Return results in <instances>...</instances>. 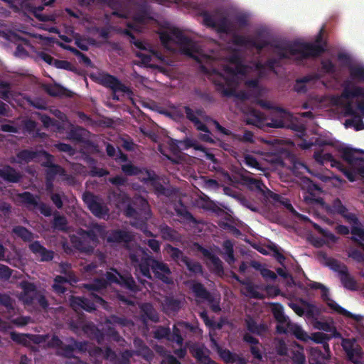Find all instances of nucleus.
<instances>
[{"label":"nucleus","instance_id":"f257e3e1","mask_svg":"<svg viewBox=\"0 0 364 364\" xmlns=\"http://www.w3.org/2000/svg\"><path fill=\"white\" fill-rule=\"evenodd\" d=\"M255 40L264 39L265 38L262 36V31L257 32V36ZM322 37L320 33L316 41V43H306L301 41H293L288 43L285 45L281 44H271L269 42L268 46H271L274 48V53L277 55L275 58L277 60L278 63L282 66V61L283 60H289L291 56H295V60L300 61L310 58H317L322 55L325 52V48L320 43ZM267 41V39H266Z\"/></svg>","mask_w":364,"mask_h":364},{"label":"nucleus","instance_id":"f03ea898","mask_svg":"<svg viewBox=\"0 0 364 364\" xmlns=\"http://www.w3.org/2000/svg\"><path fill=\"white\" fill-rule=\"evenodd\" d=\"M200 16L203 17V24L209 28H216L218 33L232 35L233 45L246 48H253L262 51L269 42L264 39L255 40L253 38L238 34L228 17H221L215 21L214 17L208 11H203Z\"/></svg>","mask_w":364,"mask_h":364},{"label":"nucleus","instance_id":"7ed1b4c3","mask_svg":"<svg viewBox=\"0 0 364 364\" xmlns=\"http://www.w3.org/2000/svg\"><path fill=\"white\" fill-rule=\"evenodd\" d=\"M229 60L235 66H225L224 73H217L213 77V81L216 90L222 96L232 97L237 96L236 92V87L238 85L237 75H243L246 68L242 64V58L238 54H232Z\"/></svg>","mask_w":364,"mask_h":364},{"label":"nucleus","instance_id":"20e7f679","mask_svg":"<svg viewBox=\"0 0 364 364\" xmlns=\"http://www.w3.org/2000/svg\"><path fill=\"white\" fill-rule=\"evenodd\" d=\"M317 257L321 264L338 274L339 279L344 288L350 291L357 290V282L350 275L348 268L345 264L335 258L328 257L326 253L322 251L318 253Z\"/></svg>","mask_w":364,"mask_h":364},{"label":"nucleus","instance_id":"39448f33","mask_svg":"<svg viewBox=\"0 0 364 364\" xmlns=\"http://www.w3.org/2000/svg\"><path fill=\"white\" fill-rule=\"evenodd\" d=\"M160 40L163 44H167L171 41L178 44L182 52L193 58L198 63H201L198 56V46L190 37L186 36L181 30L173 28L170 33H162L160 35Z\"/></svg>","mask_w":364,"mask_h":364},{"label":"nucleus","instance_id":"423d86ee","mask_svg":"<svg viewBox=\"0 0 364 364\" xmlns=\"http://www.w3.org/2000/svg\"><path fill=\"white\" fill-rule=\"evenodd\" d=\"M124 214L127 218L134 219L132 225L141 228L151 218V213L148 201L142 198H134L124 209Z\"/></svg>","mask_w":364,"mask_h":364},{"label":"nucleus","instance_id":"0eeeda50","mask_svg":"<svg viewBox=\"0 0 364 364\" xmlns=\"http://www.w3.org/2000/svg\"><path fill=\"white\" fill-rule=\"evenodd\" d=\"M183 109L186 114V119L190 121L198 131L203 132L204 134L199 135V139L205 142L214 143V140L210 136V132L205 124L203 122H209L211 117L206 114L203 109L199 108L193 110L189 106H183Z\"/></svg>","mask_w":364,"mask_h":364},{"label":"nucleus","instance_id":"6e6552de","mask_svg":"<svg viewBox=\"0 0 364 364\" xmlns=\"http://www.w3.org/2000/svg\"><path fill=\"white\" fill-rule=\"evenodd\" d=\"M90 78L98 84L112 90L113 95L112 99L118 101L119 97L117 95V92L130 94L131 89L123 84L117 77L107 73L100 72L97 74H91Z\"/></svg>","mask_w":364,"mask_h":364},{"label":"nucleus","instance_id":"1a4fd4ad","mask_svg":"<svg viewBox=\"0 0 364 364\" xmlns=\"http://www.w3.org/2000/svg\"><path fill=\"white\" fill-rule=\"evenodd\" d=\"M314 158L321 164L330 162L332 167H336L341 171L350 182L355 181V172L345 167V166L340 161L336 159L331 154L323 153V151H318L314 152Z\"/></svg>","mask_w":364,"mask_h":364},{"label":"nucleus","instance_id":"9d476101","mask_svg":"<svg viewBox=\"0 0 364 364\" xmlns=\"http://www.w3.org/2000/svg\"><path fill=\"white\" fill-rule=\"evenodd\" d=\"M198 327L191 324L187 321H178L170 330V336L168 341L176 343L178 346H182L184 343V337L188 332L196 333Z\"/></svg>","mask_w":364,"mask_h":364},{"label":"nucleus","instance_id":"9b49d317","mask_svg":"<svg viewBox=\"0 0 364 364\" xmlns=\"http://www.w3.org/2000/svg\"><path fill=\"white\" fill-rule=\"evenodd\" d=\"M341 346L348 361L353 364H361L363 351L355 339L343 338Z\"/></svg>","mask_w":364,"mask_h":364},{"label":"nucleus","instance_id":"f8f14e48","mask_svg":"<svg viewBox=\"0 0 364 364\" xmlns=\"http://www.w3.org/2000/svg\"><path fill=\"white\" fill-rule=\"evenodd\" d=\"M82 200L95 216L102 218L108 215V208L99 202L97 197L92 193L85 191L82 195Z\"/></svg>","mask_w":364,"mask_h":364},{"label":"nucleus","instance_id":"ddd939ff","mask_svg":"<svg viewBox=\"0 0 364 364\" xmlns=\"http://www.w3.org/2000/svg\"><path fill=\"white\" fill-rule=\"evenodd\" d=\"M321 299L324 301L328 306L347 318H353L356 321H360L363 319L362 316L353 314L348 310L338 305L335 301L330 298L328 289L324 286L321 289Z\"/></svg>","mask_w":364,"mask_h":364},{"label":"nucleus","instance_id":"4468645a","mask_svg":"<svg viewBox=\"0 0 364 364\" xmlns=\"http://www.w3.org/2000/svg\"><path fill=\"white\" fill-rule=\"evenodd\" d=\"M193 250L203 254V257L208 259L213 264V270L217 274H221L224 272L223 262L220 259L212 253L210 250L203 247L197 242L193 243Z\"/></svg>","mask_w":364,"mask_h":364},{"label":"nucleus","instance_id":"2eb2a0df","mask_svg":"<svg viewBox=\"0 0 364 364\" xmlns=\"http://www.w3.org/2000/svg\"><path fill=\"white\" fill-rule=\"evenodd\" d=\"M152 272L156 279L161 280L166 284L173 283L171 277V272L166 263L157 259L153 261Z\"/></svg>","mask_w":364,"mask_h":364},{"label":"nucleus","instance_id":"dca6fc26","mask_svg":"<svg viewBox=\"0 0 364 364\" xmlns=\"http://www.w3.org/2000/svg\"><path fill=\"white\" fill-rule=\"evenodd\" d=\"M88 133L87 129L81 127H75L70 130L68 137L73 141L84 144L86 147L97 150V146L91 140L86 139Z\"/></svg>","mask_w":364,"mask_h":364},{"label":"nucleus","instance_id":"f3484780","mask_svg":"<svg viewBox=\"0 0 364 364\" xmlns=\"http://www.w3.org/2000/svg\"><path fill=\"white\" fill-rule=\"evenodd\" d=\"M331 211L341 215L350 224H358L359 219L355 213L348 212L347 208L339 198L333 200L331 205Z\"/></svg>","mask_w":364,"mask_h":364},{"label":"nucleus","instance_id":"a211bd4d","mask_svg":"<svg viewBox=\"0 0 364 364\" xmlns=\"http://www.w3.org/2000/svg\"><path fill=\"white\" fill-rule=\"evenodd\" d=\"M360 97L364 98V87L354 85L350 80L344 81L341 97L346 100H350Z\"/></svg>","mask_w":364,"mask_h":364},{"label":"nucleus","instance_id":"6ab92c4d","mask_svg":"<svg viewBox=\"0 0 364 364\" xmlns=\"http://www.w3.org/2000/svg\"><path fill=\"white\" fill-rule=\"evenodd\" d=\"M42 154H46L50 156L45 150L33 151L31 149H23L16 154L17 163L18 164H28L29 162L37 161Z\"/></svg>","mask_w":364,"mask_h":364},{"label":"nucleus","instance_id":"aec40b11","mask_svg":"<svg viewBox=\"0 0 364 364\" xmlns=\"http://www.w3.org/2000/svg\"><path fill=\"white\" fill-rule=\"evenodd\" d=\"M29 250L36 255L41 257V262H50L54 257V252L47 250L38 240H36L28 245Z\"/></svg>","mask_w":364,"mask_h":364},{"label":"nucleus","instance_id":"412c9836","mask_svg":"<svg viewBox=\"0 0 364 364\" xmlns=\"http://www.w3.org/2000/svg\"><path fill=\"white\" fill-rule=\"evenodd\" d=\"M217 352L220 358L227 364H247V360L245 358L228 349H223L218 346Z\"/></svg>","mask_w":364,"mask_h":364},{"label":"nucleus","instance_id":"4be33fe9","mask_svg":"<svg viewBox=\"0 0 364 364\" xmlns=\"http://www.w3.org/2000/svg\"><path fill=\"white\" fill-rule=\"evenodd\" d=\"M134 240V235L124 230H112L107 238L108 242L129 244Z\"/></svg>","mask_w":364,"mask_h":364},{"label":"nucleus","instance_id":"5701e85b","mask_svg":"<svg viewBox=\"0 0 364 364\" xmlns=\"http://www.w3.org/2000/svg\"><path fill=\"white\" fill-rule=\"evenodd\" d=\"M0 178L4 181L16 183L22 178L21 173L9 165H4L0 168Z\"/></svg>","mask_w":364,"mask_h":364},{"label":"nucleus","instance_id":"b1692460","mask_svg":"<svg viewBox=\"0 0 364 364\" xmlns=\"http://www.w3.org/2000/svg\"><path fill=\"white\" fill-rule=\"evenodd\" d=\"M245 122L247 124L254 125L264 130L266 117L261 111L253 109L247 115Z\"/></svg>","mask_w":364,"mask_h":364},{"label":"nucleus","instance_id":"393cba45","mask_svg":"<svg viewBox=\"0 0 364 364\" xmlns=\"http://www.w3.org/2000/svg\"><path fill=\"white\" fill-rule=\"evenodd\" d=\"M9 39L17 45L15 50V55L16 56L21 57L28 55L27 50L21 43H22L23 45L30 46V41L28 38H26L16 33H12L9 36Z\"/></svg>","mask_w":364,"mask_h":364},{"label":"nucleus","instance_id":"a878e982","mask_svg":"<svg viewBox=\"0 0 364 364\" xmlns=\"http://www.w3.org/2000/svg\"><path fill=\"white\" fill-rule=\"evenodd\" d=\"M151 19L152 18L151 17L149 6L145 3L138 5L134 14L133 20L136 23L144 24Z\"/></svg>","mask_w":364,"mask_h":364},{"label":"nucleus","instance_id":"bb28decb","mask_svg":"<svg viewBox=\"0 0 364 364\" xmlns=\"http://www.w3.org/2000/svg\"><path fill=\"white\" fill-rule=\"evenodd\" d=\"M166 250L171 260L183 268L184 263L187 262L188 257L181 250L171 245L166 246Z\"/></svg>","mask_w":364,"mask_h":364},{"label":"nucleus","instance_id":"cd10ccee","mask_svg":"<svg viewBox=\"0 0 364 364\" xmlns=\"http://www.w3.org/2000/svg\"><path fill=\"white\" fill-rule=\"evenodd\" d=\"M70 304L73 308H81L87 312H92L96 309L95 302L91 298L72 296Z\"/></svg>","mask_w":364,"mask_h":364},{"label":"nucleus","instance_id":"c85d7f7f","mask_svg":"<svg viewBox=\"0 0 364 364\" xmlns=\"http://www.w3.org/2000/svg\"><path fill=\"white\" fill-rule=\"evenodd\" d=\"M195 296L207 301L209 304L214 301V297L200 282H194L191 287Z\"/></svg>","mask_w":364,"mask_h":364},{"label":"nucleus","instance_id":"c756f323","mask_svg":"<svg viewBox=\"0 0 364 364\" xmlns=\"http://www.w3.org/2000/svg\"><path fill=\"white\" fill-rule=\"evenodd\" d=\"M246 328L251 333L262 336L267 331V326L265 323H257L256 321L250 316H247L245 319Z\"/></svg>","mask_w":364,"mask_h":364},{"label":"nucleus","instance_id":"7c9ffc66","mask_svg":"<svg viewBox=\"0 0 364 364\" xmlns=\"http://www.w3.org/2000/svg\"><path fill=\"white\" fill-rule=\"evenodd\" d=\"M190 352L197 362L201 364L203 362H210V357L208 355L209 350H208L203 345H193L190 348Z\"/></svg>","mask_w":364,"mask_h":364},{"label":"nucleus","instance_id":"2f4dec72","mask_svg":"<svg viewBox=\"0 0 364 364\" xmlns=\"http://www.w3.org/2000/svg\"><path fill=\"white\" fill-rule=\"evenodd\" d=\"M350 240L360 249L364 251V229L360 227V223L351 224Z\"/></svg>","mask_w":364,"mask_h":364},{"label":"nucleus","instance_id":"473e14b6","mask_svg":"<svg viewBox=\"0 0 364 364\" xmlns=\"http://www.w3.org/2000/svg\"><path fill=\"white\" fill-rule=\"evenodd\" d=\"M154 260L156 259L149 257L148 255H146V256H144L134 267L139 269L144 277L151 279L150 269H152Z\"/></svg>","mask_w":364,"mask_h":364},{"label":"nucleus","instance_id":"72a5a7b5","mask_svg":"<svg viewBox=\"0 0 364 364\" xmlns=\"http://www.w3.org/2000/svg\"><path fill=\"white\" fill-rule=\"evenodd\" d=\"M164 309L166 314H176L181 309V301L174 296H166L164 301Z\"/></svg>","mask_w":364,"mask_h":364},{"label":"nucleus","instance_id":"f704fd0d","mask_svg":"<svg viewBox=\"0 0 364 364\" xmlns=\"http://www.w3.org/2000/svg\"><path fill=\"white\" fill-rule=\"evenodd\" d=\"M363 152L362 150H358L352 148H342L340 149V152L341 153L342 159L346 161L350 165H354L356 164L358 161H364V159L362 157H356L355 156V152Z\"/></svg>","mask_w":364,"mask_h":364},{"label":"nucleus","instance_id":"c9c22d12","mask_svg":"<svg viewBox=\"0 0 364 364\" xmlns=\"http://www.w3.org/2000/svg\"><path fill=\"white\" fill-rule=\"evenodd\" d=\"M159 231L161 237L164 240L173 242L178 240L179 238L178 232L173 228L169 227L168 225L164 223L159 226Z\"/></svg>","mask_w":364,"mask_h":364},{"label":"nucleus","instance_id":"e433bc0d","mask_svg":"<svg viewBox=\"0 0 364 364\" xmlns=\"http://www.w3.org/2000/svg\"><path fill=\"white\" fill-rule=\"evenodd\" d=\"M19 198H21L22 203L31 209H36L40 200L38 196H35L28 191H25L20 193Z\"/></svg>","mask_w":364,"mask_h":364},{"label":"nucleus","instance_id":"4c0bfd02","mask_svg":"<svg viewBox=\"0 0 364 364\" xmlns=\"http://www.w3.org/2000/svg\"><path fill=\"white\" fill-rule=\"evenodd\" d=\"M12 233L26 242H30L34 238L33 233L26 228L21 225L14 226L12 228Z\"/></svg>","mask_w":364,"mask_h":364},{"label":"nucleus","instance_id":"58836bf2","mask_svg":"<svg viewBox=\"0 0 364 364\" xmlns=\"http://www.w3.org/2000/svg\"><path fill=\"white\" fill-rule=\"evenodd\" d=\"M288 332L294 335L298 340L306 342L310 340V336L303 328L296 323H289L287 325Z\"/></svg>","mask_w":364,"mask_h":364},{"label":"nucleus","instance_id":"ea45409f","mask_svg":"<svg viewBox=\"0 0 364 364\" xmlns=\"http://www.w3.org/2000/svg\"><path fill=\"white\" fill-rule=\"evenodd\" d=\"M119 285L133 292L139 291V288L135 280L132 276L128 273L122 274Z\"/></svg>","mask_w":364,"mask_h":364},{"label":"nucleus","instance_id":"a19ab883","mask_svg":"<svg viewBox=\"0 0 364 364\" xmlns=\"http://www.w3.org/2000/svg\"><path fill=\"white\" fill-rule=\"evenodd\" d=\"M141 310L142 312V316L145 318L150 320L155 323H157L159 321V315L151 304H149V303L144 304L141 307Z\"/></svg>","mask_w":364,"mask_h":364},{"label":"nucleus","instance_id":"79ce46f5","mask_svg":"<svg viewBox=\"0 0 364 364\" xmlns=\"http://www.w3.org/2000/svg\"><path fill=\"white\" fill-rule=\"evenodd\" d=\"M279 67H281L280 65L274 58H269L265 62L257 63L256 64V68L261 73L264 70H268L269 71L277 74V72L276 70V68Z\"/></svg>","mask_w":364,"mask_h":364},{"label":"nucleus","instance_id":"37998d69","mask_svg":"<svg viewBox=\"0 0 364 364\" xmlns=\"http://www.w3.org/2000/svg\"><path fill=\"white\" fill-rule=\"evenodd\" d=\"M223 248L224 250V259L229 264H233L235 262L234 255V244L230 240H226L223 243Z\"/></svg>","mask_w":364,"mask_h":364},{"label":"nucleus","instance_id":"c03bdc74","mask_svg":"<svg viewBox=\"0 0 364 364\" xmlns=\"http://www.w3.org/2000/svg\"><path fill=\"white\" fill-rule=\"evenodd\" d=\"M107 287V281L104 278H96L92 283L85 284V288L91 291H100L106 289Z\"/></svg>","mask_w":364,"mask_h":364},{"label":"nucleus","instance_id":"a18cd8bd","mask_svg":"<svg viewBox=\"0 0 364 364\" xmlns=\"http://www.w3.org/2000/svg\"><path fill=\"white\" fill-rule=\"evenodd\" d=\"M185 267L188 272L195 275L202 274L203 273L202 264L199 262L192 259L190 257H188L187 262L184 263V267Z\"/></svg>","mask_w":364,"mask_h":364},{"label":"nucleus","instance_id":"49530a36","mask_svg":"<svg viewBox=\"0 0 364 364\" xmlns=\"http://www.w3.org/2000/svg\"><path fill=\"white\" fill-rule=\"evenodd\" d=\"M349 74L351 79L358 82H364V66L349 65Z\"/></svg>","mask_w":364,"mask_h":364},{"label":"nucleus","instance_id":"de8ad7c7","mask_svg":"<svg viewBox=\"0 0 364 364\" xmlns=\"http://www.w3.org/2000/svg\"><path fill=\"white\" fill-rule=\"evenodd\" d=\"M46 92L52 97H62L67 95L66 92L68 90L63 87L55 84V85H47L45 87Z\"/></svg>","mask_w":364,"mask_h":364},{"label":"nucleus","instance_id":"09e8293b","mask_svg":"<svg viewBox=\"0 0 364 364\" xmlns=\"http://www.w3.org/2000/svg\"><path fill=\"white\" fill-rule=\"evenodd\" d=\"M328 356L322 352V350L318 348H312L311 351V355L309 358L310 364H325L322 360H327Z\"/></svg>","mask_w":364,"mask_h":364},{"label":"nucleus","instance_id":"8fccbe9b","mask_svg":"<svg viewBox=\"0 0 364 364\" xmlns=\"http://www.w3.org/2000/svg\"><path fill=\"white\" fill-rule=\"evenodd\" d=\"M341 95L336 100V104L340 105L343 108L344 116L353 117L358 113L354 109L353 103L350 101H348L345 103L341 102Z\"/></svg>","mask_w":364,"mask_h":364},{"label":"nucleus","instance_id":"3c124183","mask_svg":"<svg viewBox=\"0 0 364 364\" xmlns=\"http://www.w3.org/2000/svg\"><path fill=\"white\" fill-rule=\"evenodd\" d=\"M359 114H356L350 119H347L345 121L344 125L346 127H353L356 131L364 129V122Z\"/></svg>","mask_w":364,"mask_h":364},{"label":"nucleus","instance_id":"603ef678","mask_svg":"<svg viewBox=\"0 0 364 364\" xmlns=\"http://www.w3.org/2000/svg\"><path fill=\"white\" fill-rule=\"evenodd\" d=\"M348 256L357 263L363 265L362 269V275L364 277V253L354 247H349L348 250Z\"/></svg>","mask_w":364,"mask_h":364},{"label":"nucleus","instance_id":"864d4df0","mask_svg":"<svg viewBox=\"0 0 364 364\" xmlns=\"http://www.w3.org/2000/svg\"><path fill=\"white\" fill-rule=\"evenodd\" d=\"M252 267L257 270H259L262 277L265 279L274 281L277 277V274L273 271L262 267L261 264L258 262H255Z\"/></svg>","mask_w":364,"mask_h":364},{"label":"nucleus","instance_id":"5fc2aeb1","mask_svg":"<svg viewBox=\"0 0 364 364\" xmlns=\"http://www.w3.org/2000/svg\"><path fill=\"white\" fill-rule=\"evenodd\" d=\"M53 227L60 231L68 230V220L64 215H55L53 222Z\"/></svg>","mask_w":364,"mask_h":364},{"label":"nucleus","instance_id":"6e6d98bb","mask_svg":"<svg viewBox=\"0 0 364 364\" xmlns=\"http://www.w3.org/2000/svg\"><path fill=\"white\" fill-rule=\"evenodd\" d=\"M153 336L156 340L166 339L168 341L170 328L168 326H158L153 332Z\"/></svg>","mask_w":364,"mask_h":364},{"label":"nucleus","instance_id":"4d7b16f0","mask_svg":"<svg viewBox=\"0 0 364 364\" xmlns=\"http://www.w3.org/2000/svg\"><path fill=\"white\" fill-rule=\"evenodd\" d=\"M150 186L154 188V192L158 196H170L171 191L170 189L166 188L159 181V177L153 181Z\"/></svg>","mask_w":364,"mask_h":364},{"label":"nucleus","instance_id":"13d9d810","mask_svg":"<svg viewBox=\"0 0 364 364\" xmlns=\"http://www.w3.org/2000/svg\"><path fill=\"white\" fill-rule=\"evenodd\" d=\"M121 168L123 173L129 176H138L143 173V170L141 168L134 166L132 163L123 164Z\"/></svg>","mask_w":364,"mask_h":364},{"label":"nucleus","instance_id":"bf43d9fd","mask_svg":"<svg viewBox=\"0 0 364 364\" xmlns=\"http://www.w3.org/2000/svg\"><path fill=\"white\" fill-rule=\"evenodd\" d=\"M257 286H255L250 282L247 283L246 286L245 287V295L251 299H264V295L262 293H259L257 290Z\"/></svg>","mask_w":364,"mask_h":364},{"label":"nucleus","instance_id":"052dcab7","mask_svg":"<svg viewBox=\"0 0 364 364\" xmlns=\"http://www.w3.org/2000/svg\"><path fill=\"white\" fill-rule=\"evenodd\" d=\"M75 350L73 343L71 344L65 345L63 343L62 346L57 351V355L64 357L65 358H75Z\"/></svg>","mask_w":364,"mask_h":364},{"label":"nucleus","instance_id":"680f3d73","mask_svg":"<svg viewBox=\"0 0 364 364\" xmlns=\"http://www.w3.org/2000/svg\"><path fill=\"white\" fill-rule=\"evenodd\" d=\"M146 255L145 252L141 247L131 251L129 254V258L132 265L136 267V264H138V262H139V261L142 259Z\"/></svg>","mask_w":364,"mask_h":364},{"label":"nucleus","instance_id":"e2e57ef3","mask_svg":"<svg viewBox=\"0 0 364 364\" xmlns=\"http://www.w3.org/2000/svg\"><path fill=\"white\" fill-rule=\"evenodd\" d=\"M65 173V170L58 164H54L50 166L49 168L47 169L46 171V178L47 181H50L54 178V177L59 174L61 176H64Z\"/></svg>","mask_w":364,"mask_h":364},{"label":"nucleus","instance_id":"0e129e2a","mask_svg":"<svg viewBox=\"0 0 364 364\" xmlns=\"http://www.w3.org/2000/svg\"><path fill=\"white\" fill-rule=\"evenodd\" d=\"M10 338L13 341L18 344L27 346L29 343L28 339L30 338V335L13 331L10 333Z\"/></svg>","mask_w":364,"mask_h":364},{"label":"nucleus","instance_id":"69168bd1","mask_svg":"<svg viewBox=\"0 0 364 364\" xmlns=\"http://www.w3.org/2000/svg\"><path fill=\"white\" fill-rule=\"evenodd\" d=\"M266 117V124H264V130L267 128H283L285 127V122L281 117H273L270 119Z\"/></svg>","mask_w":364,"mask_h":364},{"label":"nucleus","instance_id":"338daca9","mask_svg":"<svg viewBox=\"0 0 364 364\" xmlns=\"http://www.w3.org/2000/svg\"><path fill=\"white\" fill-rule=\"evenodd\" d=\"M313 227L314 230H316L319 234H321L323 237L328 239L331 242H336L337 240V237L335 236V235L328 229L322 228L320 225L314 223H313Z\"/></svg>","mask_w":364,"mask_h":364},{"label":"nucleus","instance_id":"774afa93","mask_svg":"<svg viewBox=\"0 0 364 364\" xmlns=\"http://www.w3.org/2000/svg\"><path fill=\"white\" fill-rule=\"evenodd\" d=\"M313 227L314 230H316L319 234H321L323 237L328 239L331 242H336L337 240V237L335 236V235L328 229L322 228L320 225L314 223H313Z\"/></svg>","mask_w":364,"mask_h":364}]
</instances>
